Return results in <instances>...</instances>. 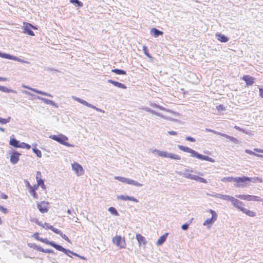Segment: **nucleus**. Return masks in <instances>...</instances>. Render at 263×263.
I'll return each instance as SVG.
<instances>
[{"label":"nucleus","instance_id":"e2e57ef3","mask_svg":"<svg viewBox=\"0 0 263 263\" xmlns=\"http://www.w3.org/2000/svg\"><path fill=\"white\" fill-rule=\"evenodd\" d=\"M259 95L261 98H263V88H259Z\"/></svg>","mask_w":263,"mask_h":263},{"label":"nucleus","instance_id":"bf43d9fd","mask_svg":"<svg viewBox=\"0 0 263 263\" xmlns=\"http://www.w3.org/2000/svg\"><path fill=\"white\" fill-rule=\"evenodd\" d=\"M41 173L39 171H37L36 173V181H38V180H40V179H41Z\"/></svg>","mask_w":263,"mask_h":263},{"label":"nucleus","instance_id":"0eeeda50","mask_svg":"<svg viewBox=\"0 0 263 263\" xmlns=\"http://www.w3.org/2000/svg\"><path fill=\"white\" fill-rule=\"evenodd\" d=\"M23 24V33L30 36H34V33L32 29L36 30L37 29V27L27 22H24Z\"/></svg>","mask_w":263,"mask_h":263},{"label":"nucleus","instance_id":"774afa93","mask_svg":"<svg viewBox=\"0 0 263 263\" xmlns=\"http://www.w3.org/2000/svg\"><path fill=\"white\" fill-rule=\"evenodd\" d=\"M64 255L63 254H61L59 255V256L58 257V259L60 260H63V259H64Z\"/></svg>","mask_w":263,"mask_h":263},{"label":"nucleus","instance_id":"c9c22d12","mask_svg":"<svg viewBox=\"0 0 263 263\" xmlns=\"http://www.w3.org/2000/svg\"><path fill=\"white\" fill-rule=\"evenodd\" d=\"M12 57H13V55L11 54L6 53H3V52H2L0 51V57L1 58H4V59H9V60H12Z\"/></svg>","mask_w":263,"mask_h":263},{"label":"nucleus","instance_id":"ea45409f","mask_svg":"<svg viewBox=\"0 0 263 263\" xmlns=\"http://www.w3.org/2000/svg\"><path fill=\"white\" fill-rule=\"evenodd\" d=\"M11 117H9L7 118H2L0 117V123L2 124H6L10 121Z\"/></svg>","mask_w":263,"mask_h":263},{"label":"nucleus","instance_id":"49530a36","mask_svg":"<svg viewBox=\"0 0 263 263\" xmlns=\"http://www.w3.org/2000/svg\"><path fill=\"white\" fill-rule=\"evenodd\" d=\"M222 197H223L222 199L228 200V201H230L231 202H232V201L233 200V199L234 198L232 196H231L228 195H223Z\"/></svg>","mask_w":263,"mask_h":263},{"label":"nucleus","instance_id":"b1692460","mask_svg":"<svg viewBox=\"0 0 263 263\" xmlns=\"http://www.w3.org/2000/svg\"><path fill=\"white\" fill-rule=\"evenodd\" d=\"M151 34L155 37H158L160 35H162L163 34V32L156 28H153L151 30Z\"/></svg>","mask_w":263,"mask_h":263},{"label":"nucleus","instance_id":"6ab92c4d","mask_svg":"<svg viewBox=\"0 0 263 263\" xmlns=\"http://www.w3.org/2000/svg\"><path fill=\"white\" fill-rule=\"evenodd\" d=\"M117 198L118 199H121V200H123L124 201L130 200V201H134L135 202H139L138 200L137 199H136V198L132 197V196H125V195H121L118 196Z\"/></svg>","mask_w":263,"mask_h":263},{"label":"nucleus","instance_id":"f03ea898","mask_svg":"<svg viewBox=\"0 0 263 263\" xmlns=\"http://www.w3.org/2000/svg\"><path fill=\"white\" fill-rule=\"evenodd\" d=\"M257 180H259V182H262V180L258 177H249L247 176H242V177H224L222 180V181L226 180L228 182H236L237 183H245L247 182H255Z\"/></svg>","mask_w":263,"mask_h":263},{"label":"nucleus","instance_id":"1a4fd4ad","mask_svg":"<svg viewBox=\"0 0 263 263\" xmlns=\"http://www.w3.org/2000/svg\"><path fill=\"white\" fill-rule=\"evenodd\" d=\"M71 98L75 101H77V102L83 104L84 105H85L88 107H90V108H93L94 109H95L96 110H97V111H99V112H104V111L103 110H102V109L101 108H98L96 106L93 105L92 104L87 102L85 100H84L79 97H77L76 96H72L71 97Z\"/></svg>","mask_w":263,"mask_h":263},{"label":"nucleus","instance_id":"e433bc0d","mask_svg":"<svg viewBox=\"0 0 263 263\" xmlns=\"http://www.w3.org/2000/svg\"><path fill=\"white\" fill-rule=\"evenodd\" d=\"M108 211L112 215L115 216H119V213L118 212L116 209L113 206H111L108 208Z\"/></svg>","mask_w":263,"mask_h":263},{"label":"nucleus","instance_id":"393cba45","mask_svg":"<svg viewBox=\"0 0 263 263\" xmlns=\"http://www.w3.org/2000/svg\"><path fill=\"white\" fill-rule=\"evenodd\" d=\"M143 109L145 110L147 112L151 113V114H152L153 115H156L157 116L160 117H161L162 118H163V119L165 118L164 116L163 115H162L161 114H160L159 112H157V111H156L151 109L149 107H144V108H143Z\"/></svg>","mask_w":263,"mask_h":263},{"label":"nucleus","instance_id":"4468645a","mask_svg":"<svg viewBox=\"0 0 263 263\" xmlns=\"http://www.w3.org/2000/svg\"><path fill=\"white\" fill-rule=\"evenodd\" d=\"M21 154L18 152L13 150L11 153L10 161L12 164H16L20 160V156Z\"/></svg>","mask_w":263,"mask_h":263},{"label":"nucleus","instance_id":"0e129e2a","mask_svg":"<svg viewBox=\"0 0 263 263\" xmlns=\"http://www.w3.org/2000/svg\"><path fill=\"white\" fill-rule=\"evenodd\" d=\"M24 87L26 88H27V89H30V90H31V91H33V92H36V91H37V89H35V88H30V87H28V86H24Z\"/></svg>","mask_w":263,"mask_h":263},{"label":"nucleus","instance_id":"5fc2aeb1","mask_svg":"<svg viewBox=\"0 0 263 263\" xmlns=\"http://www.w3.org/2000/svg\"><path fill=\"white\" fill-rule=\"evenodd\" d=\"M0 211H1L3 213H4L5 214H7L8 213V210L7 208H4V206H3L1 205H0Z\"/></svg>","mask_w":263,"mask_h":263},{"label":"nucleus","instance_id":"5701e85b","mask_svg":"<svg viewBox=\"0 0 263 263\" xmlns=\"http://www.w3.org/2000/svg\"><path fill=\"white\" fill-rule=\"evenodd\" d=\"M136 238L137 240L139 245H145L147 243L146 238L140 234L136 235Z\"/></svg>","mask_w":263,"mask_h":263},{"label":"nucleus","instance_id":"7c9ffc66","mask_svg":"<svg viewBox=\"0 0 263 263\" xmlns=\"http://www.w3.org/2000/svg\"><path fill=\"white\" fill-rule=\"evenodd\" d=\"M0 91H2L4 92H7V93H10V92L14 93H17V91L15 90L10 89L5 86H1V85H0Z\"/></svg>","mask_w":263,"mask_h":263},{"label":"nucleus","instance_id":"f3484780","mask_svg":"<svg viewBox=\"0 0 263 263\" xmlns=\"http://www.w3.org/2000/svg\"><path fill=\"white\" fill-rule=\"evenodd\" d=\"M9 144L14 148H20L21 146V142L20 141L15 138L13 135L10 137Z\"/></svg>","mask_w":263,"mask_h":263},{"label":"nucleus","instance_id":"3c124183","mask_svg":"<svg viewBox=\"0 0 263 263\" xmlns=\"http://www.w3.org/2000/svg\"><path fill=\"white\" fill-rule=\"evenodd\" d=\"M205 130L207 132H209L213 133L216 135H220V136H221V134H222V133L218 132L217 131H215V130H214L213 129H209V128H206Z\"/></svg>","mask_w":263,"mask_h":263},{"label":"nucleus","instance_id":"2f4dec72","mask_svg":"<svg viewBox=\"0 0 263 263\" xmlns=\"http://www.w3.org/2000/svg\"><path fill=\"white\" fill-rule=\"evenodd\" d=\"M111 71L117 74H119V75H125L126 74V71L124 70H122V69H112L111 70Z\"/></svg>","mask_w":263,"mask_h":263},{"label":"nucleus","instance_id":"9d476101","mask_svg":"<svg viewBox=\"0 0 263 263\" xmlns=\"http://www.w3.org/2000/svg\"><path fill=\"white\" fill-rule=\"evenodd\" d=\"M24 92H25L26 94H27L28 95L35 97L38 99L43 101L46 104L50 105H51V106H53V107H54L55 108H58L59 107L58 104L57 103H55L52 100L46 99L45 98H43V97H41L39 96L34 95L31 93V92H28V91H26V90H25L24 91Z\"/></svg>","mask_w":263,"mask_h":263},{"label":"nucleus","instance_id":"dca6fc26","mask_svg":"<svg viewBox=\"0 0 263 263\" xmlns=\"http://www.w3.org/2000/svg\"><path fill=\"white\" fill-rule=\"evenodd\" d=\"M72 168L78 176H81L84 174L83 167L77 162H74L72 164Z\"/></svg>","mask_w":263,"mask_h":263},{"label":"nucleus","instance_id":"680f3d73","mask_svg":"<svg viewBox=\"0 0 263 263\" xmlns=\"http://www.w3.org/2000/svg\"><path fill=\"white\" fill-rule=\"evenodd\" d=\"M0 197L1 198L4 199H7L8 198V196L7 195H6L5 194L3 193L1 194Z\"/></svg>","mask_w":263,"mask_h":263},{"label":"nucleus","instance_id":"aec40b11","mask_svg":"<svg viewBox=\"0 0 263 263\" xmlns=\"http://www.w3.org/2000/svg\"><path fill=\"white\" fill-rule=\"evenodd\" d=\"M107 82L109 83L112 84L114 86H115L118 88H122L124 89H125L127 88V87L124 84H123L120 82H119L118 81H116L109 79V80H107Z\"/></svg>","mask_w":263,"mask_h":263},{"label":"nucleus","instance_id":"f257e3e1","mask_svg":"<svg viewBox=\"0 0 263 263\" xmlns=\"http://www.w3.org/2000/svg\"><path fill=\"white\" fill-rule=\"evenodd\" d=\"M178 148L184 152L189 153L191 154V157H195L198 159L205 160L207 161H209L211 162H215V161L214 159L211 157H210L208 156L203 155L198 153L195 150L191 149L190 147L187 146H185L182 145H178Z\"/></svg>","mask_w":263,"mask_h":263},{"label":"nucleus","instance_id":"8fccbe9b","mask_svg":"<svg viewBox=\"0 0 263 263\" xmlns=\"http://www.w3.org/2000/svg\"><path fill=\"white\" fill-rule=\"evenodd\" d=\"M143 50L144 53V54L148 58H151V56L150 55L149 53H148L147 47L145 46H144L143 47Z\"/></svg>","mask_w":263,"mask_h":263},{"label":"nucleus","instance_id":"c03bdc74","mask_svg":"<svg viewBox=\"0 0 263 263\" xmlns=\"http://www.w3.org/2000/svg\"><path fill=\"white\" fill-rule=\"evenodd\" d=\"M36 93L38 94H40V95H43V96H47V97H53V96L51 94L47 93L46 92L41 91V90H37V91H36Z\"/></svg>","mask_w":263,"mask_h":263},{"label":"nucleus","instance_id":"79ce46f5","mask_svg":"<svg viewBox=\"0 0 263 263\" xmlns=\"http://www.w3.org/2000/svg\"><path fill=\"white\" fill-rule=\"evenodd\" d=\"M48 229H50V230L53 231L55 234H59V235H60L61 234H62V232L60 230H59V229L53 227L52 226H50L49 227H48Z\"/></svg>","mask_w":263,"mask_h":263},{"label":"nucleus","instance_id":"c85d7f7f","mask_svg":"<svg viewBox=\"0 0 263 263\" xmlns=\"http://www.w3.org/2000/svg\"><path fill=\"white\" fill-rule=\"evenodd\" d=\"M246 200L247 201H261V198L257 196L247 195Z\"/></svg>","mask_w":263,"mask_h":263},{"label":"nucleus","instance_id":"a878e982","mask_svg":"<svg viewBox=\"0 0 263 263\" xmlns=\"http://www.w3.org/2000/svg\"><path fill=\"white\" fill-rule=\"evenodd\" d=\"M221 136L228 139L230 141H231L232 142H233L234 144H239V140L237 139H236V138H234L233 137L230 136L228 135H227V134H223V133H222L221 134Z\"/></svg>","mask_w":263,"mask_h":263},{"label":"nucleus","instance_id":"09e8293b","mask_svg":"<svg viewBox=\"0 0 263 263\" xmlns=\"http://www.w3.org/2000/svg\"><path fill=\"white\" fill-rule=\"evenodd\" d=\"M67 212L68 214L71 215V216L72 217V218H74L75 216L76 215V213L74 212L73 209H72V210L68 209L67 210ZM72 219H73V218H72Z\"/></svg>","mask_w":263,"mask_h":263},{"label":"nucleus","instance_id":"a18cd8bd","mask_svg":"<svg viewBox=\"0 0 263 263\" xmlns=\"http://www.w3.org/2000/svg\"><path fill=\"white\" fill-rule=\"evenodd\" d=\"M20 148L29 149L31 148V146L28 143L22 142H21V146Z\"/></svg>","mask_w":263,"mask_h":263},{"label":"nucleus","instance_id":"2eb2a0df","mask_svg":"<svg viewBox=\"0 0 263 263\" xmlns=\"http://www.w3.org/2000/svg\"><path fill=\"white\" fill-rule=\"evenodd\" d=\"M49 203L44 201L37 204V207L42 213H47L49 210Z\"/></svg>","mask_w":263,"mask_h":263},{"label":"nucleus","instance_id":"7ed1b4c3","mask_svg":"<svg viewBox=\"0 0 263 263\" xmlns=\"http://www.w3.org/2000/svg\"><path fill=\"white\" fill-rule=\"evenodd\" d=\"M49 138L64 145L68 147L73 146L72 145L66 142V141L68 140V138L66 136L63 135L62 134H60L58 135H50L49 136Z\"/></svg>","mask_w":263,"mask_h":263},{"label":"nucleus","instance_id":"cd10ccee","mask_svg":"<svg viewBox=\"0 0 263 263\" xmlns=\"http://www.w3.org/2000/svg\"><path fill=\"white\" fill-rule=\"evenodd\" d=\"M37 187L35 185H33L31 188L29 189V193L32 196V197L35 199L38 198V195L36 192V190H37Z\"/></svg>","mask_w":263,"mask_h":263},{"label":"nucleus","instance_id":"f704fd0d","mask_svg":"<svg viewBox=\"0 0 263 263\" xmlns=\"http://www.w3.org/2000/svg\"><path fill=\"white\" fill-rule=\"evenodd\" d=\"M38 188L39 186H40L43 189L45 190L46 189V185L44 184V180L42 179H40V180L37 181V184H34Z\"/></svg>","mask_w":263,"mask_h":263},{"label":"nucleus","instance_id":"6e6d98bb","mask_svg":"<svg viewBox=\"0 0 263 263\" xmlns=\"http://www.w3.org/2000/svg\"><path fill=\"white\" fill-rule=\"evenodd\" d=\"M44 69H45V70H46V71H52L60 72L59 70L55 69L54 68H51V67H46L44 68Z\"/></svg>","mask_w":263,"mask_h":263},{"label":"nucleus","instance_id":"a211bd4d","mask_svg":"<svg viewBox=\"0 0 263 263\" xmlns=\"http://www.w3.org/2000/svg\"><path fill=\"white\" fill-rule=\"evenodd\" d=\"M242 80L246 82L248 86H251L254 83L255 79L249 75H245L242 77Z\"/></svg>","mask_w":263,"mask_h":263},{"label":"nucleus","instance_id":"864d4df0","mask_svg":"<svg viewBox=\"0 0 263 263\" xmlns=\"http://www.w3.org/2000/svg\"><path fill=\"white\" fill-rule=\"evenodd\" d=\"M185 140L186 141H190V142H194L196 141L195 139L194 138H193V137H191V136H187V137H186Z\"/></svg>","mask_w":263,"mask_h":263},{"label":"nucleus","instance_id":"58836bf2","mask_svg":"<svg viewBox=\"0 0 263 263\" xmlns=\"http://www.w3.org/2000/svg\"><path fill=\"white\" fill-rule=\"evenodd\" d=\"M12 60H14V61H17V62H21V63H27V64L29 63V62H28L27 61H25V60H24L22 59L19 58H18L17 57H15V56H14V55H13Z\"/></svg>","mask_w":263,"mask_h":263},{"label":"nucleus","instance_id":"473e14b6","mask_svg":"<svg viewBox=\"0 0 263 263\" xmlns=\"http://www.w3.org/2000/svg\"><path fill=\"white\" fill-rule=\"evenodd\" d=\"M69 2L78 7H82L83 6V3L79 0H69Z\"/></svg>","mask_w":263,"mask_h":263},{"label":"nucleus","instance_id":"72a5a7b5","mask_svg":"<svg viewBox=\"0 0 263 263\" xmlns=\"http://www.w3.org/2000/svg\"><path fill=\"white\" fill-rule=\"evenodd\" d=\"M28 247H29L30 248H33V249L34 250H36L38 251H41V247L38 246V245H36L35 243H28Z\"/></svg>","mask_w":263,"mask_h":263},{"label":"nucleus","instance_id":"052dcab7","mask_svg":"<svg viewBox=\"0 0 263 263\" xmlns=\"http://www.w3.org/2000/svg\"><path fill=\"white\" fill-rule=\"evenodd\" d=\"M35 223L38 226L44 228V224H43L42 221H40L39 220H35Z\"/></svg>","mask_w":263,"mask_h":263},{"label":"nucleus","instance_id":"6e6552de","mask_svg":"<svg viewBox=\"0 0 263 263\" xmlns=\"http://www.w3.org/2000/svg\"><path fill=\"white\" fill-rule=\"evenodd\" d=\"M115 179L120 182L126 183L128 184H132L136 186H142L143 185L142 184L137 182V181L121 176H116L115 177Z\"/></svg>","mask_w":263,"mask_h":263},{"label":"nucleus","instance_id":"bb28decb","mask_svg":"<svg viewBox=\"0 0 263 263\" xmlns=\"http://www.w3.org/2000/svg\"><path fill=\"white\" fill-rule=\"evenodd\" d=\"M167 235H168V233H166L162 235L161 236H160L156 242L157 245L161 246L163 243H164V242L166 240Z\"/></svg>","mask_w":263,"mask_h":263},{"label":"nucleus","instance_id":"37998d69","mask_svg":"<svg viewBox=\"0 0 263 263\" xmlns=\"http://www.w3.org/2000/svg\"><path fill=\"white\" fill-rule=\"evenodd\" d=\"M245 152L247 154H250V155H254V156H256L257 157H263V155L256 154L254 152H253V151H251L250 149H246L245 150Z\"/></svg>","mask_w":263,"mask_h":263},{"label":"nucleus","instance_id":"9b49d317","mask_svg":"<svg viewBox=\"0 0 263 263\" xmlns=\"http://www.w3.org/2000/svg\"><path fill=\"white\" fill-rule=\"evenodd\" d=\"M58 251H61L63 253H64L65 255H67L68 256L71 257L72 256L70 255V254L73 255L75 256L78 257L81 259L86 260V258L83 256H81L76 253L73 252L72 251H70V250L67 249L63 247L62 246H60L58 250Z\"/></svg>","mask_w":263,"mask_h":263},{"label":"nucleus","instance_id":"ddd939ff","mask_svg":"<svg viewBox=\"0 0 263 263\" xmlns=\"http://www.w3.org/2000/svg\"><path fill=\"white\" fill-rule=\"evenodd\" d=\"M112 242L117 246L120 248H125L126 246L125 241L122 240L121 236H116L112 238Z\"/></svg>","mask_w":263,"mask_h":263},{"label":"nucleus","instance_id":"a19ab883","mask_svg":"<svg viewBox=\"0 0 263 263\" xmlns=\"http://www.w3.org/2000/svg\"><path fill=\"white\" fill-rule=\"evenodd\" d=\"M193 219L192 218L190 220L189 222H186V223L182 224L181 226V229L184 231H187L189 229V225L192 222V221L193 220Z\"/></svg>","mask_w":263,"mask_h":263},{"label":"nucleus","instance_id":"412c9836","mask_svg":"<svg viewBox=\"0 0 263 263\" xmlns=\"http://www.w3.org/2000/svg\"><path fill=\"white\" fill-rule=\"evenodd\" d=\"M232 204L236 207L237 209H239L241 211V209H244L245 208L242 207V205H244L243 203L238 199L234 198L233 200L232 201Z\"/></svg>","mask_w":263,"mask_h":263},{"label":"nucleus","instance_id":"603ef678","mask_svg":"<svg viewBox=\"0 0 263 263\" xmlns=\"http://www.w3.org/2000/svg\"><path fill=\"white\" fill-rule=\"evenodd\" d=\"M61 236V237L63 238L64 240H65L66 241H67V242H70V240L68 238V237L66 236V235L64 234L62 232V234H61L60 235Z\"/></svg>","mask_w":263,"mask_h":263},{"label":"nucleus","instance_id":"423d86ee","mask_svg":"<svg viewBox=\"0 0 263 263\" xmlns=\"http://www.w3.org/2000/svg\"><path fill=\"white\" fill-rule=\"evenodd\" d=\"M33 237L36 239L37 240L40 241L42 242L45 243L46 245H49L54 248H55L56 250H58L60 245L57 244L54 241H49L47 238H43L39 236V234L38 232H36L33 234Z\"/></svg>","mask_w":263,"mask_h":263},{"label":"nucleus","instance_id":"de8ad7c7","mask_svg":"<svg viewBox=\"0 0 263 263\" xmlns=\"http://www.w3.org/2000/svg\"><path fill=\"white\" fill-rule=\"evenodd\" d=\"M40 252L46 253H54V252L53 250L51 249H44L43 248H41V250Z\"/></svg>","mask_w":263,"mask_h":263},{"label":"nucleus","instance_id":"c756f323","mask_svg":"<svg viewBox=\"0 0 263 263\" xmlns=\"http://www.w3.org/2000/svg\"><path fill=\"white\" fill-rule=\"evenodd\" d=\"M241 211L243 213H245L247 215L250 217H254L256 216V213L252 211L248 210L246 208L241 209Z\"/></svg>","mask_w":263,"mask_h":263},{"label":"nucleus","instance_id":"39448f33","mask_svg":"<svg viewBox=\"0 0 263 263\" xmlns=\"http://www.w3.org/2000/svg\"><path fill=\"white\" fill-rule=\"evenodd\" d=\"M189 170H185L183 172H182L180 174L182 175L184 177L187 179L194 180L197 181L204 183H206L208 182L205 179L198 176L192 175L189 173Z\"/></svg>","mask_w":263,"mask_h":263},{"label":"nucleus","instance_id":"69168bd1","mask_svg":"<svg viewBox=\"0 0 263 263\" xmlns=\"http://www.w3.org/2000/svg\"><path fill=\"white\" fill-rule=\"evenodd\" d=\"M167 133L170 135H176L177 134V133L175 131H168Z\"/></svg>","mask_w":263,"mask_h":263},{"label":"nucleus","instance_id":"13d9d810","mask_svg":"<svg viewBox=\"0 0 263 263\" xmlns=\"http://www.w3.org/2000/svg\"><path fill=\"white\" fill-rule=\"evenodd\" d=\"M223 195L222 194H215L214 195H212V196L213 197H215L216 198H220V199H223Z\"/></svg>","mask_w":263,"mask_h":263},{"label":"nucleus","instance_id":"20e7f679","mask_svg":"<svg viewBox=\"0 0 263 263\" xmlns=\"http://www.w3.org/2000/svg\"><path fill=\"white\" fill-rule=\"evenodd\" d=\"M153 153L156 154L158 156L164 158H170L174 160H180L181 158L179 156L174 154L173 153H169L165 151H161L160 150L155 149L153 152Z\"/></svg>","mask_w":263,"mask_h":263},{"label":"nucleus","instance_id":"f8f14e48","mask_svg":"<svg viewBox=\"0 0 263 263\" xmlns=\"http://www.w3.org/2000/svg\"><path fill=\"white\" fill-rule=\"evenodd\" d=\"M209 212L212 214V217L210 218L206 219L204 221L203 223V226H209L212 225L217 219L218 215L215 211L210 209L209 210Z\"/></svg>","mask_w":263,"mask_h":263},{"label":"nucleus","instance_id":"4c0bfd02","mask_svg":"<svg viewBox=\"0 0 263 263\" xmlns=\"http://www.w3.org/2000/svg\"><path fill=\"white\" fill-rule=\"evenodd\" d=\"M32 151L34 154H35L37 157L41 158L42 157L41 151L37 149L35 146L32 148Z\"/></svg>","mask_w":263,"mask_h":263},{"label":"nucleus","instance_id":"4d7b16f0","mask_svg":"<svg viewBox=\"0 0 263 263\" xmlns=\"http://www.w3.org/2000/svg\"><path fill=\"white\" fill-rule=\"evenodd\" d=\"M236 197L239 199L246 200L247 195H236Z\"/></svg>","mask_w":263,"mask_h":263},{"label":"nucleus","instance_id":"4be33fe9","mask_svg":"<svg viewBox=\"0 0 263 263\" xmlns=\"http://www.w3.org/2000/svg\"><path fill=\"white\" fill-rule=\"evenodd\" d=\"M216 39L220 42L222 43H226L227 42L229 39L228 37L226 36L225 35L221 33H217L216 34Z\"/></svg>","mask_w":263,"mask_h":263},{"label":"nucleus","instance_id":"338daca9","mask_svg":"<svg viewBox=\"0 0 263 263\" xmlns=\"http://www.w3.org/2000/svg\"><path fill=\"white\" fill-rule=\"evenodd\" d=\"M217 108L218 110L221 109V110H223L224 109V107L222 105H218V106H217Z\"/></svg>","mask_w":263,"mask_h":263}]
</instances>
